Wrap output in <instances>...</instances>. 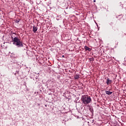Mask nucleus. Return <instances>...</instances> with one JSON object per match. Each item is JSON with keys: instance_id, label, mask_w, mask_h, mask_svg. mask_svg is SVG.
<instances>
[{"instance_id": "obj_13", "label": "nucleus", "mask_w": 126, "mask_h": 126, "mask_svg": "<svg viewBox=\"0 0 126 126\" xmlns=\"http://www.w3.org/2000/svg\"><path fill=\"white\" fill-rule=\"evenodd\" d=\"M94 2H96V0H94Z\"/></svg>"}, {"instance_id": "obj_3", "label": "nucleus", "mask_w": 126, "mask_h": 126, "mask_svg": "<svg viewBox=\"0 0 126 126\" xmlns=\"http://www.w3.org/2000/svg\"><path fill=\"white\" fill-rule=\"evenodd\" d=\"M113 82V81H112L111 80H110V79L109 78H108L106 80V84L107 85H109L110 84H112V83Z\"/></svg>"}, {"instance_id": "obj_14", "label": "nucleus", "mask_w": 126, "mask_h": 126, "mask_svg": "<svg viewBox=\"0 0 126 126\" xmlns=\"http://www.w3.org/2000/svg\"><path fill=\"white\" fill-rule=\"evenodd\" d=\"M62 58H64V55H63Z\"/></svg>"}, {"instance_id": "obj_1", "label": "nucleus", "mask_w": 126, "mask_h": 126, "mask_svg": "<svg viewBox=\"0 0 126 126\" xmlns=\"http://www.w3.org/2000/svg\"><path fill=\"white\" fill-rule=\"evenodd\" d=\"M81 100L82 102V104H84L85 106H86V105H88L90 103H91V101H92L90 96L88 95H82Z\"/></svg>"}, {"instance_id": "obj_6", "label": "nucleus", "mask_w": 126, "mask_h": 126, "mask_svg": "<svg viewBox=\"0 0 126 126\" xmlns=\"http://www.w3.org/2000/svg\"><path fill=\"white\" fill-rule=\"evenodd\" d=\"M105 93L107 95H111V94H113V92H111L110 91H105Z\"/></svg>"}, {"instance_id": "obj_2", "label": "nucleus", "mask_w": 126, "mask_h": 126, "mask_svg": "<svg viewBox=\"0 0 126 126\" xmlns=\"http://www.w3.org/2000/svg\"><path fill=\"white\" fill-rule=\"evenodd\" d=\"M12 38V41H13L14 45H15V46H17L18 48H20L21 47H23V42L21 41L20 39L18 38L17 37H15L13 38Z\"/></svg>"}, {"instance_id": "obj_4", "label": "nucleus", "mask_w": 126, "mask_h": 126, "mask_svg": "<svg viewBox=\"0 0 126 126\" xmlns=\"http://www.w3.org/2000/svg\"><path fill=\"white\" fill-rule=\"evenodd\" d=\"M37 30H38V28L35 27L34 26L33 27V33H36L37 32Z\"/></svg>"}, {"instance_id": "obj_7", "label": "nucleus", "mask_w": 126, "mask_h": 126, "mask_svg": "<svg viewBox=\"0 0 126 126\" xmlns=\"http://www.w3.org/2000/svg\"><path fill=\"white\" fill-rule=\"evenodd\" d=\"M74 79L75 80H77L79 78H80V77H79V75H77V74H76L75 76H74Z\"/></svg>"}, {"instance_id": "obj_12", "label": "nucleus", "mask_w": 126, "mask_h": 126, "mask_svg": "<svg viewBox=\"0 0 126 126\" xmlns=\"http://www.w3.org/2000/svg\"><path fill=\"white\" fill-rule=\"evenodd\" d=\"M16 73H18V74H19V70L16 71Z\"/></svg>"}, {"instance_id": "obj_9", "label": "nucleus", "mask_w": 126, "mask_h": 126, "mask_svg": "<svg viewBox=\"0 0 126 126\" xmlns=\"http://www.w3.org/2000/svg\"><path fill=\"white\" fill-rule=\"evenodd\" d=\"M90 112H91V113H93V112H94V111H93V108L90 107Z\"/></svg>"}, {"instance_id": "obj_15", "label": "nucleus", "mask_w": 126, "mask_h": 126, "mask_svg": "<svg viewBox=\"0 0 126 126\" xmlns=\"http://www.w3.org/2000/svg\"><path fill=\"white\" fill-rule=\"evenodd\" d=\"M13 34H15V33L14 32V33H13Z\"/></svg>"}, {"instance_id": "obj_11", "label": "nucleus", "mask_w": 126, "mask_h": 126, "mask_svg": "<svg viewBox=\"0 0 126 126\" xmlns=\"http://www.w3.org/2000/svg\"><path fill=\"white\" fill-rule=\"evenodd\" d=\"M119 16H121V17H124V15L121 14L120 15H119Z\"/></svg>"}, {"instance_id": "obj_10", "label": "nucleus", "mask_w": 126, "mask_h": 126, "mask_svg": "<svg viewBox=\"0 0 126 126\" xmlns=\"http://www.w3.org/2000/svg\"><path fill=\"white\" fill-rule=\"evenodd\" d=\"M90 62H93V61H94V58H90Z\"/></svg>"}, {"instance_id": "obj_5", "label": "nucleus", "mask_w": 126, "mask_h": 126, "mask_svg": "<svg viewBox=\"0 0 126 126\" xmlns=\"http://www.w3.org/2000/svg\"><path fill=\"white\" fill-rule=\"evenodd\" d=\"M40 75V74L39 73H34V78H35L36 79H38V77H39V76Z\"/></svg>"}, {"instance_id": "obj_8", "label": "nucleus", "mask_w": 126, "mask_h": 126, "mask_svg": "<svg viewBox=\"0 0 126 126\" xmlns=\"http://www.w3.org/2000/svg\"><path fill=\"white\" fill-rule=\"evenodd\" d=\"M85 50L90 52V48L89 47H88V46H85Z\"/></svg>"}]
</instances>
